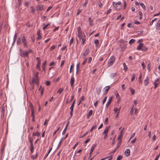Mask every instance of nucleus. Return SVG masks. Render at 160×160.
<instances>
[{"mask_svg":"<svg viewBox=\"0 0 160 160\" xmlns=\"http://www.w3.org/2000/svg\"><path fill=\"white\" fill-rule=\"evenodd\" d=\"M115 60V58L114 56H112L108 61L107 67H110L113 64Z\"/></svg>","mask_w":160,"mask_h":160,"instance_id":"1","label":"nucleus"},{"mask_svg":"<svg viewBox=\"0 0 160 160\" xmlns=\"http://www.w3.org/2000/svg\"><path fill=\"white\" fill-rule=\"evenodd\" d=\"M21 38L22 43H23V45L25 48H27L28 47L27 45V38L22 33L21 35Z\"/></svg>","mask_w":160,"mask_h":160,"instance_id":"2","label":"nucleus"},{"mask_svg":"<svg viewBox=\"0 0 160 160\" xmlns=\"http://www.w3.org/2000/svg\"><path fill=\"white\" fill-rule=\"evenodd\" d=\"M137 49L138 50L146 51L147 50L148 48L146 47L143 43H140L137 47Z\"/></svg>","mask_w":160,"mask_h":160,"instance_id":"3","label":"nucleus"},{"mask_svg":"<svg viewBox=\"0 0 160 160\" xmlns=\"http://www.w3.org/2000/svg\"><path fill=\"white\" fill-rule=\"evenodd\" d=\"M55 71L54 70V68L53 67H51L49 69L48 74L51 76V77H53L55 74Z\"/></svg>","mask_w":160,"mask_h":160,"instance_id":"4","label":"nucleus"},{"mask_svg":"<svg viewBox=\"0 0 160 160\" xmlns=\"http://www.w3.org/2000/svg\"><path fill=\"white\" fill-rule=\"evenodd\" d=\"M32 81L35 84H38L39 82V77L38 75H37V74H35L34 76L33 77Z\"/></svg>","mask_w":160,"mask_h":160,"instance_id":"5","label":"nucleus"},{"mask_svg":"<svg viewBox=\"0 0 160 160\" xmlns=\"http://www.w3.org/2000/svg\"><path fill=\"white\" fill-rule=\"evenodd\" d=\"M75 78L74 77V74H73L71 76V78L70 79V83L71 84V87L72 88H73L74 86V83L75 82Z\"/></svg>","mask_w":160,"mask_h":160,"instance_id":"6","label":"nucleus"},{"mask_svg":"<svg viewBox=\"0 0 160 160\" xmlns=\"http://www.w3.org/2000/svg\"><path fill=\"white\" fill-rule=\"evenodd\" d=\"M77 31L78 37L85 34L84 32L82 31L81 28L80 27H79L78 28Z\"/></svg>","mask_w":160,"mask_h":160,"instance_id":"7","label":"nucleus"},{"mask_svg":"<svg viewBox=\"0 0 160 160\" xmlns=\"http://www.w3.org/2000/svg\"><path fill=\"white\" fill-rule=\"evenodd\" d=\"M36 10L37 11H42L44 10L43 6L42 5H38L36 6Z\"/></svg>","mask_w":160,"mask_h":160,"instance_id":"8","label":"nucleus"},{"mask_svg":"<svg viewBox=\"0 0 160 160\" xmlns=\"http://www.w3.org/2000/svg\"><path fill=\"white\" fill-rule=\"evenodd\" d=\"M121 143V140H120L118 142L116 147H115L114 150L113 152H112V153H114L117 150V149L120 147Z\"/></svg>","mask_w":160,"mask_h":160,"instance_id":"9","label":"nucleus"},{"mask_svg":"<svg viewBox=\"0 0 160 160\" xmlns=\"http://www.w3.org/2000/svg\"><path fill=\"white\" fill-rule=\"evenodd\" d=\"M78 38L80 39H82V44L84 45L85 44V42L86 41V36L85 34L83 35L82 36H81L79 37H78Z\"/></svg>","mask_w":160,"mask_h":160,"instance_id":"10","label":"nucleus"},{"mask_svg":"<svg viewBox=\"0 0 160 160\" xmlns=\"http://www.w3.org/2000/svg\"><path fill=\"white\" fill-rule=\"evenodd\" d=\"M160 80L159 78H158L156 79L155 81L153 82V84L154 85V88L155 89L157 88L158 85L160 83H158L157 82L158 81Z\"/></svg>","mask_w":160,"mask_h":160,"instance_id":"11","label":"nucleus"},{"mask_svg":"<svg viewBox=\"0 0 160 160\" xmlns=\"http://www.w3.org/2000/svg\"><path fill=\"white\" fill-rule=\"evenodd\" d=\"M121 4V3L120 2H118L117 3H115V2H113V5L114 7L116 8V9L118 10V6H120Z\"/></svg>","mask_w":160,"mask_h":160,"instance_id":"12","label":"nucleus"},{"mask_svg":"<svg viewBox=\"0 0 160 160\" xmlns=\"http://www.w3.org/2000/svg\"><path fill=\"white\" fill-rule=\"evenodd\" d=\"M149 78L147 76L146 78V79L144 80V84L145 86H147L149 83Z\"/></svg>","mask_w":160,"mask_h":160,"instance_id":"13","label":"nucleus"},{"mask_svg":"<svg viewBox=\"0 0 160 160\" xmlns=\"http://www.w3.org/2000/svg\"><path fill=\"white\" fill-rule=\"evenodd\" d=\"M30 153L31 154H32L34 150V147L33 146V143H30Z\"/></svg>","mask_w":160,"mask_h":160,"instance_id":"14","label":"nucleus"},{"mask_svg":"<svg viewBox=\"0 0 160 160\" xmlns=\"http://www.w3.org/2000/svg\"><path fill=\"white\" fill-rule=\"evenodd\" d=\"M109 89H110V86H106L104 88L103 94H104V95L106 94L107 93L108 91H109Z\"/></svg>","mask_w":160,"mask_h":160,"instance_id":"15","label":"nucleus"},{"mask_svg":"<svg viewBox=\"0 0 160 160\" xmlns=\"http://www.w3.org/2000/svg\"><path fill=\"white\" fill-rule=\"evenodd\" d=\"M22 52L21 56L22 57H28V56L29 53L27 51H25L24 52Z\"/></svg>","mask_w":160,"mask_h":160,"instance_id":"16","label":"nucleus"},{"mask_svg":"<svg viewBox=\"0 0 160 160\" xmlns=\"http://www.w3.org/2000/svg\"><path fill=\"white\" fill-rule=\"evenodd\" d=\"M130 150L129 149H128L125 150L124 152V154L126 156L128 157L130 155Z\"/></svg>","mask_w":160,"mask_h":160,"instance_id":"17","label":"nucleus"},{"mask_svg":"<svg viewBox=\"0 0 160 160\" xmlns=\"http://www.w3.org/2000/svg\"><path fill=\"white\" fill-rule=\"evenodd\" d=\"M89 52V49H86L83 53V58H85V57L88 55Z\"/></svg>","mask_w":160,"mask_h":160,"instance_id":"18","label":"nucleus"},{"mask_svg":"<svg viewBox=\"0 0 160 160\" xmlns=\"http://www.w3.org/2000/svg\"><path fill=\"white\" fill-rule=\"evenodd\" d=\"M34 83H34L32 81H30V84L31 86V87H30V89L31 90H32L33 89H34Z\"/></svg>","mask_w":160,"mask_h":160,"instance_id":"19","label":"nucleus"},{"mask_svg":"<svg viewBox=\"0 0 160 160\" xmlns=\"http://www.w3.org/2000/svg\"><path fill=\"white\" fill-rule=\"evenodd\" d=\"M112 97H111L109 98V99L108 100V101L107 102L106 106L107 107H108V106L110 104V103H111V102L112 100Z\"/></svg>","mask_w":160,"mask_h":160,"instance_id":"20","label":"nucleus"},{"mask_svg":"<svg viewBox=\"0 0 160 160\" xmlns=\"http://www.w3.org/2000/svg\"><path fill=\"white\" fill-rule=\"evenodd\" d=\"M110 127H106L104 130L102 134H108Z\"/></svg>","mask_w":160,"mask_h":160,"instance_id":"21","label":"nucleus"},{"mask_svg":"<svg viewBox=\"0 0 160 160\" xmlns=\"http://www.w3.org/2000/svg\"><path fill=\"white\" fill-rule=\"evenodd\" d=\"M69 124V122H68L67 123L65 128L63 129V130L62 131V135H63L64 134H65V133L66 131V130H67V127L68 126Z\"/></svg>","mask_w":160,"mask_h":160,"instance_id":"22","label":"nucleus"},{"mask_svg":"<svg viewBox=\"0 0 160 160\" xmlns=\"http://www.w3.org/2000/svg\"><path fill=\"white\" fill-rule=\"evenodd\" d=\"M156 28L157 30H160V19L157 23Z\"/></svg>","mask_w":160,"mask_h":160,"instance_id":"23","label":"nucleus"},{"mask_svg":"<svg viewBox=\"0 0 160 160\" xmlns=\"http://www.w3.org/2000/svg\"><path fill=\"white\" fill-rule=\"evenodd\" d=\"M120 109L121 107L119 108H114L113 110L115 112V113L117 112L119 113L120 112Z\"/></svg>","mask_w":160,"mask_h":160,"instance_id":"24","label":"nucleus"},{"mask_svg":"<svg viewBox=\"0 0 160 160\" xmlns=\"http://www.w3.org/2000/svg\"><path fill=\"white\" fill-rule=\"evenodd\" d=\"M5 110L3 108H2L1 113V118L2 119L4 115Z\"/></svg>","mask_w":160,"mask_h":160,"instance_id":"25","label":"nucleus"},{"mask_svg":"<svg viewBox=\"0 0 160 160\" xmlns=\"http://www.w3.org/2000/svg\"><path fill=\"white\" fill-rule=\"evenodd\" d=\"M37 39L38 40H39L42 38V36L40 34V31H38L37 32Z\"/></svg>","mask_w":160,"mask_h":160,"instance_id":"26","label":"nucleus"},{"mask_svg":"<svg viewBox=\"0 0 160 160\" xmlns=\"http://www.w3.org/2000/svg\"><path fill=\"white\" fill-rule=\"evenodd\" d=\"M46 62H47V61H45L42 65V68L43 70L44 71H45V67H46Z\"/></svg>","mask_w":160,"mask_h":160,"instance_id":"27","label":"nucleus"},{"mask_svg":"<svg viewBox=\"0 0 160 160\" xmlns=\"http://www.w3.org/2000/svg\"><path fill=\"white\" fill-rule=\"evenodd\" d=\"M40 133L38 131H37L36 132H33L32 134V136H37L39 137L40 136Z\"/></svg>","mask_w":160,"mask_h":160,"instance_id":"28","label":"nucleus"},{"mask_svg":"<svg viewBox=\"0 0 160 160\" xmlns=\"http://www.w3.org/2000/svg\"><path fill=\"white\" fill-rule=\"evenodd\" d=\"M96 145H92V147L91 149L90 150V155H91L92 154V153L93 152V150L94 149L95 147H96Z\"/></svg>","mask_w":160,"mask_h":160,"instance_id":"29","label":"nucleus"},{"mask_svg":"<svg viewBox=\"0 0 160 160\" xmlns=\"http://www.w3.org/2000/svg\"><path fill=\"white\" fill-rule=\"evenodd\" d=\"M40 61H38L36 66V68L39 71L41 70L40 68Z\"/></svg>","mask_w":160,"mask_h":160,"instance_id":"30","label":"nucleus"},{"mask_svg":"<svg viewBox=\"0 0 160 160\" xmlns=\"http://www.w3.org/2000/svg\"><path fill=\"white\" fill-rule=\"evenodd\" d=\"M116 77V73H111L110 75V77L111 78H115Z\"/></svg>","mask_w":160,"mask_h":160,"instance_id":"31","label":"nucleus"},{"mask_svg":"<svg viewBox=\"0 0 160 160\" xmlns=\"http://www.w3.org/2000/svg\"><path fill=\"white\" fill-rule=\"evenodd\" d=\"M129 90L131 92V95H133L135 93V91L132 88H129Z\"/></svg>","mask_w":160,"mask_h":160,"instance_id":"32","label":"nucleus"},{"mask_svg":"<svg viewBox=\"0 0 160 160\" xmlns=\"http://www.w3.org/2000/svg\"><path fill=\"white\" fill-rule=\"evenodd\" d=\"M93 113V111L92 110H90L88 113V114L87 115V118L89 119V118L90 117H89V116H91L92 115Z\"/></svg>","mask_w":160,"mask_h":160,"instance_id":"33","label":"nucleus"},{"mask_svg":"<svg viewBox=\"0 0 160 160\" xmlns=\"http://www.w3.org/2000/svg\"><path fill=\"white\" fill-rule=\"evenodd\" d=\"M123 134H122L121 133H120L119 136L117 138V139L118 140H122V136H123Z\"/></svg>","mask_w":160,"mask_h":160,"instance_id":"34","label":"nucleus"},{"mask_svg":"<svg viewBox=\"0 0 160 160\" xmlns=\"http://www.w3.org/2000/svg\"><path fill=\"white\" fill-rule=\"evenodd\" d=\"M44 88H42L41 86L38 89L39 91H41V95H42L44 91Z\"/></svg>","mask_w":160,"mask_h":160,"instance_id":"35","label":"nucleus"},{"mask_svg":"<svg viewBox=\"0 0 160 160\" xmlns=\"http://www.w3.org/2000/svg\"><path fill=\"white\" fill-rule=\"evenodd\" d=\"M140 5L141 6L142 8L144 10H146V6L142 2H140L139 3Z\"/></svg>","mask_w":160,"mask_h":160,"instance_id":"36","label":"nucleus"},{"mask_svg":"<svg viewBox=\"0 0 160 160\" xmlns=\"http://www.w3.org/2000/svg\"><path fill=\"white\" fill-rule=\"evenodd\" d=\"M50 25V23H47L46 24H45V23L43 24V25L44 26L43 28V29L44 30L46 28L48 27V26Z\"/></svg>","mask_w":160,"mask_h":160,"instance_id":"37","label":"nucleus"},{"mask_svg":"<svg viewBox=\"0 0 160 160\" xmlns=\"http://www.w3.org/2000/svg\"><path fill=\"white\" fill-rule=\"evenodd\" d=\"M84 96H82L81 97V98L80 99L79 102L78 104V106L80 105V103H81L82 101H84Z\"/></svg>","mask_w":160,"mask_h":160,"instance_id":"38","label":"nucleus"},{"mask_svg":"<svg viewBox=\"0 0 160 160\" xmlns=\"http://www.w3.org/2000/svg\"><path fill=\"white\" fill-rule=\"evenodd\" d=\"M80 64V63H78L77 65V66H76V74L78 73V71H79V67Z\"/></svg>","mask_w":160,"mask_h":160,"instance_id":"39","label":"nucleus"},{"mask_svg":"<svg viewBox=\"0 0 160 160\" xmlns=\"http://www.w3.org/2000/svg\"><path fill=\"white\" fill-rule=\"evenodd\" d=\"M88 21L90 25H93V21L92 19L91 18H88Z\"/></svg>","mask_w":160,"mask_h":160,"instance_id":"40","label":"nucleus"},{"mask_svg":"<svg viewBox=\"0 0 160 160\" xmlns=\"http://www.w3.org/2000/svg\"><path fill=\"white\" fill-rule=\"evenodd\" d=\"M123 65L124 68V70L125 71H126L128 70V68L127 66V65L124 62L123 63Z\"/></svg>","mask_w":160,"mask_h":160,"instance_id":"41","label":"nucleus"},{"mask_svg":"<svg viewBox=\"0 0 160 160\" xmlns=\"http://www.w3.org/2000/svg\"><path fill=\"white\" fill-rule=\"evenodd\" d=\"M138 13L139 15V19L141 20L142 18V13L141 11H139Z\"/></svg>","mask_w":160,"mask_h":160,"instance_id":"42","label":"nucleus"},{"mask_svg":"<svg viewBox=\"0 0 160 160\" xmlns=\"http://www.w3.org/2000/svg\"><path fill=\"white\" fill-rule=\"evenodd\" d=\"M101 90V88H99L96 91V92L98 95H99Z\"/></svg>","mask_w":160,"mask_h":160,"instance_id":"43","label":"nucleus"},{"mask_svg":"<svg viewBox=\"0 0 160 160\" xmlns=\"http://www.w3.org/2000/svg\"><path fill=\"white\" fill-rule=\"evenodd\" d=\"M135 41V39H132L130 40L129 42V43L131 45L132 43H134Z\"/></svg>","mask_w":160,"mask_h":160,"instance_id":"44","label":"nucleus"},{"mask_svg":"<svg viewBox=\"0 0 160 160\" xmlns=\"http://www.w3.org/2000/svg\"><path fill=\"white\" fill-rule=\"evenodd\" d=\"M132 78L131 79V81L132 82L134 80V79L135 78V77H136V74L135 73H134L132 74Z\"/></svg>","mask_w":160,"mask_h":160,"instance_id":"45","label":"nucleus"},{"mask_svg":"<svg viewBox=\"0 0 160 160\" xmlns=\"http://www.w3.org/2000/svg\"><path fill=\"white\" fill-rule=\"evenodd\" d=\"M21 40L20 38H18L17 41L18 44L20 45L21 44Z\"/></svg>","mask_w":160,"mask_h":160,"instance_id":"46","label":"nucleus"},{"mask_svg":"<svg viewBox=\"0 0 160 160\" xmlns=\"http://www.w3.org/2000/svg\"><path fill=\"white\" fill-rule=\"evenodd\" d=\"M63 90V88H60L58 91L57 92L58 93H59V94H60L62 91Z\"/></svg>","mask_w":160,"mask_h":160,"instance_id":"47","label":"nucleus"},{"mask_svg":"<svg viewBox=\"0 0 160 160\" xmlns=\"http://www.w3.org/2000/svg\"><path fill=\"white\" fill-rule=\"evenodd\" d=\"M94 42L95 44L96 47H98V44L99 43V41L98 39H96L94 41Z\"/></svg>","mask_w":160,"mask_h":160,"instance_id":"48","label":"nucleus"},{"mask_svg":"<svg viewBox=\"0 0 160 160\" xmlns=\"http://www.w3.org/2000/svg\"><path fill=\"white\" fill-rule=\"evenodd\" d=\"M75 102V100H74V101L73 102L71 107H70V109H73V108H74V106Z\"/></svg>","mask_w":160,"mask_h":160,"instance_id":"49","label":"nucleus"},{"mask_svg":"<svg viewBox=\"0 0 160 160\" xmlns=\"http://www.w3.org/2000/svg\"><path fill=\"white\" fill-rule=\"evenodd\" d=\"M31 117H35V112H34V110H31Z\"/></svg>","mask_w":160,"mask_h":160,"instance_id":"50","label":"nucleus"},{"mask_svg":"<svg viewBox=\"0 0 160 160\" xmlns=\"http://www.w3.org/2000/svg\"><path fill=\"white\" fill-rule=\"evenodd\" d=\"M97 128V126L95 125L93 126L92 128L90 130V132H92V131L94 130L95 129Z\"/></svg>","mask_w":160,"mask_h":160,"instance_id":"51","label":"nucleus"},{"mask_svg":"<svg viewBox=\"0 0 160 160\" xmlns=\"http://www.w3.org/2000/svg\"><path fill=\"white\" fill-rule=\"evenodd\" d=\"M122 158V156L121 155L118 156L116 160H121Z\"/></svg>","mask_w":160,"mask_h":160,"instance_id":"52","label":"nucleus"},{"mask_svg":"<svg viewBox=\"0 0 160 160\" xmlns=\"http://www.w3.org/2000/svg\"><path fill=\"white\" fill-rule=\"evenodd\" d=\"M56 47V46L55 45H53L52 47H51L50 48V50L51 51L52 50H53Z\"/></svg>","mask_w":160,"mask_h":160,"instance_id":"53","label":"nucleus"},{"mask_svg":"<svg viewBox=\"0 0 160 160\" xmlns=\"http://www.w3.org/2000/svg\"><path fill=\"white\" fill-rule=\"evenodd\" d=\"M50 82L48 81H46L45 82V84L48 86H49L50 84Z\"/></svg>","mask_w":160,"mask_h":160,"instance_id":"54","label":"nucleus"},{"mask_svg":"<svg viewBox=\"0 0 160 160\" xmlns=\"http://www.w3.org/2000/svg\"><path fill=\"white\" fill-rule=\"evenodd\" d=\"M157 18H155V19H153L152 21L151 22H150V26H151L152 25L153 23V22L156 20H157Z\"/></svg>","mask_w":160,"mask_h":160,"instance_id":"55","label":"nucleus"},{"mask_svg":"<svg viewBox=\"0 0 160 160\" xmlns=\"http://www.w3.org/2000/svg\"><path fill=\"white\" fill-rule=\"evenodd\" d=\"M73 38L72 37V38L70 40V42H69V45L70 46L73 43Z\"/></svg>","mask_w":160,"mask_h":160,"instance_id":"56","label":"nucleus"},{"mask_svg":"<svg viewBox=\"0 0 160 160\" xmlns=\"http://www.w3.org/2000/svg\"><path fill=\"white\" fill-rule=\"evenodd\" d=\"M60 129V127H58V128L54 131L53 133V136H54V135L56 134L57 132Z\"/></svg>","mask_w":160,"mask_h":160,"instance_id":"57","label":"nucleus"},{"mask_svg":"<svg viewBox=\"0 0 160 160\" xmlns=\"http://www.w3.org/2000/svg\"><path fill=\"white\" fill-rule=\"evenodd\" d=\"M49 121V120H47V119H46L44 123V124L43 125H46V126H47V125H48V122Z\"/></svg>","mask_w":160,"mask_h":160,"instance_id":"58","label":"nucleus"},{"mask_svg":"<svg viewBox=\"0 0 160 160\" xmlns=\"http://www.w3.org/2000/svg\"><path fill=\"white\" fill-rule=\"evenodd\" d=\"M31 38L33 42H35V38L34 35H32L31 36Z\"/></svg>","mask_w":160,"mask_h":160,"instance_id":"59","label":"nucleus"},{"mask_svg":"<svg viewBox=\"0 0 160 160\" xmlns=\"http://www.w3.org/2000/svg\"><path fill=\"white\" fill-rule=\"evenodd\" d=\"M28 139H29V141L30 143H32L33 142V139L31 137H29L28 138Z\"/></svg>","mask_w":160,"mask_h":160,"instance_id":"60","label":"nucleus"},{"mask_svg":"<svg viewBox=\"0 0 160 160\" xmlns=\"http://www.w3.org/2000/svg\"><path fill=\"white\" fill-rule=\"evenodd\" d=\"M141 65L143 69H144L145 68V63L144 62H143L141 63Z\"/></svg>","mask_w":160,"mask_h":160,"instance_id":"61","label":"nucleus"},{"mask_svg":"<svg viewBox=\"0 0 160 160\" xmlns=\"http://www.w3.org/2000/svg\"><path fill=\"white\" fill-rule=\"evenodd\" d=\"M107 99V97H106L104 98L103 101L102 102V103L103 105H104V103L106 102V101Z\"/></svg>","mask_w":160,"mask_h":160,"instance_id":"62","label":"nucleus"},{"mask_svg":"<svg viewBox=\"0 0 160 160\" xmlns=\"http://www.w3.org/2000/svg\"><path fill=\"white\" fill-rule=\"evenodd\" d=\"M30 8L31 9V12L32 13H33L35 11V9L33 8L32 6H31L30 7Z\"/></svg>","mask_w":160,"mask_h":160,"instance_id":"63","label":"nucleus"},{"mask_svg":"<svg viewBox=\"0 0 160 160\" xmlns=\"http://www.w3.org/2000/svg\"><path fill=\"white\" fill-rule=\"evenodd\" d=\"M55 64V62H51L49 64V66H54Z\"/></svg>","mask_w":160,"mask_h":160,"instance_id":"64","label":"nucleus"}]
</instances>
